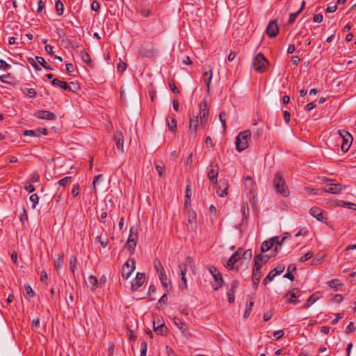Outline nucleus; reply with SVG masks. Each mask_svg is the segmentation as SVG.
I'll list each match as a JSON object with an SVG mask.
<instances>
[{
    "label": "nucleus",
    "instance_id": "nucleus-1",
    "mask_svg": "<svg viewBox=\"0 0 356 356\" xmlns=\"http://www.w3.org/2000/svg\"><path fill=\"white\" fill-rule=\"evenodd\" d=\"M273 187L276 192L283 197H288L290 194L289 189L283 178L282 174L278 172L275 174L273 180Z\"/></svg>",
    "mask_w": 356,
    "mask_h": 356
},
{
    "label": "nucleus",
    "instance_id": "nucleus-2",
    "mask_svg": "<svg viewBox=\"0 0 356 356\" xmlns=\"http://www.w3.org/2000/svg\"><path fill=\"white\" fill-rule=\"evenodd\" d=\"M251 138V131L245 130L241 132L236 137L235 142L236 149L238 152H241L248 147V143Z\"/></svg>",
    "mask_w": 356,
    "mask_h": 356
},
{
    "label": "nucleus",
    "instance_id": "nucleus-3",
    "mask_svg": "<svg viewBox=\"0 0 356 356\" xmlns=\"http://www.w3.org/2000/svg\"><path fill=\"white\" fill-rule=\"evenodd\" d=\"M284 239V238H282L281 241H280L279 237L275 236L268 241L263 242L261 245V252L265 253L266 252L270 250L273 248V246L275 245L274 250L272 251V252H274L273 254H275L278 252V248L280 249L281 245Z\"/></svg>",
    "mask_w": 356,
    "mask_h": 356
},
{
    "label": "nucleus",
    "instance_id": "nucleus-4",
    "mask_svg": "<svg viewBox=\"0 0 356 356\" xmlns=\"http://www.w3.org/2000/svg\"><path fill=\"white\" fill-rule=\"evenodd\" d=\"M268 67V61L261 53L257 54L253 59L252 67L259 73H264Z\"/></svg>",
    "mask_w": 356,
    "mask_h": 356
},
{
    "label": "nucleus",
    "instance_id": "nucleus-5",
    "mask_svg": "<svg viewBox=\"0 0 356 356\" xmlns=\"http://www.w3.org/2000/svg\"><path fill=\"white\" fill-rule=\"evenodd\" d=\"M338 134L340 136V137L343 139L341 149L343 152H346L350 147L351 143L353 140V136L348 131L344 129L339 130Z\"/></svg>",
    "mask_w": 356,
    "mask_h": 356
},
{
    "label": "nucleus",
    "instance_id": "nucleus-6",
    "mask_svg": "<svg viewBox=\"0 0 356 356\" xmlns=\"http://www.w3.org/2000/svg\"><path fill=\"white\" fill-rule=\"evenodd\" d=\"M136 268L135 260L134 258H129L122 266L121 275L124 280H127Z\"/></svg>",
    "mask_w": 356,
    "mask_h": 356
},
{
    "label": "nucleus",
    "instance_id": "nucleus-7",
    "mask_svg": "<svg viewBox=\"0 0 356 356\" xmlns=\"http://www.w3.org/2000/svg\"><path fill=\"white\" fill-rule=\"evenodd\" d=\"M138 241V234L136 231L134 227H131L129 231V236L127 240V243L125 244V248L129 251L130 254H132L135 250V248L137 244Z\"/></svg>",
    "mask_w": 356,
    "mask_h": 356
},
{
    "label": "nucleus",
    "instance_id": "nucleus-8",
    "mask_svg": "<svg viewBox=\"0 0 356 356\" xmlns=\"http://www.w3.org/2000/svg\"><path fill=\"white\" fill-rule=\"evenodd\" d=\"M209 113V110L207 102L206 100H203L200 104V125L202 127L207 124Z\"/></svg>",
    "mask_w": 356,
    "mask_h": 356
},
{
    "label": "nucleus",
    "instance_id": "nucleus-9",
    "mask_svg": "<svg viewBox=\"0 0 356 356\" xmlns=\"http://www.w3.org/2000/svg\"><path fill=\"white\" fill-rule=\"evenodd\" d=\"M275 255V254L270 253L269 254L262 253L258 255H256L254 258V266L260 267L261 268L262 264H266L268 261V259Z\"/></svg>",
    "mask_w": 356,
    "mask_h": 356
},
{
    "label": "nucleus",
    "instance_id": "nucleus-10",
    "mask_svg": "<svg viewBox=\"0 0 356 356\" xmlns=\"http://www.w3.org/2000/svg\"><path fill=\"white\" fill-rule=\"evenodd\" d=\"M309 213L320 222H325L327 220V218L324 216L323 211L319 207H312L309 210Z\"/></svg>",
    "mask_w": 356,
    "mask_h": 356
},
{
    "label": "nucleus",
    "instance_id": "nucleus-11",
    "mask_svg": "<svg viewBox=\"0 0 356 356\" xmlns=\"http://www.w3.org/2000/svg\"><path fill=\"white\" fill-rule=\"evenodd\" d=\"M145 280V275L142 273H137L135 279L133 280L131 284L132 291L138 290L144 283Z\"/></svg>",
    "mask_w": 356,
    "mask_h": 356
},
{
    "label": "nucleus",
    "instance_id": "nucleus-12",
    "mask_svg": "<svg viewBox=\"0 0 356 356\" xmlns=\"http://www.w3.org/2000/svg\"><path fill=\"white\" fill-rule=\"evenodd\" d=\"M279 32V28L276 20L270 21L266 29V34L270 37H275Z\"/></svg>",
    "mask_w": 356,
    "mask_h": 356
},
{
    "label": "nucleus",
    "instance_id": "nucleus-13",
    "mask_svg": "<svg viewBox=\"0 0 356 356\" xmlns=\"http://www.w3.org/2000/svg\"><path fill=\"white\" fill-rule=\"evenodd\" d=\"M241 249L239 248L237 251H236L229 259L227 261L226 264V268L229 270H232L234 267V264L241 259Z\"/></svg>",
    "mask_w": 356,
    "mask_h": 356
},
{
    "label": "nucleus",
    "instance_id": "nucleus-14",
    "mask_svg": "<svg viewBox=\"0 0 356 356\" xmlns=\"http://www.w3.org/2000/svg\"><path fill=\"white\" fill-rule=\"evenodd\" d=\"M218 175V166L217 165H210L207 171V176L210 181L212 183H217V178Z\"/></svg>",
    "mask_w": 356,
    "mask_h": 356
},
{
    "label": "nucleus",
    "instance_id": "nucleus-15",
    "mask_svg": "<svg viewBox=\"0 0 356 356\" xmlns=\"http://www.w3.org/2000/svg\"><path fill=\"white\" fill-rule=\"evenodd\" d=\"M158 276L159 277V280L163 285V286L166 289L167 291H169L171 290V281L168 277L167 274L164 270H161L160 273H158Z\"/></svg>",
    "mask_w": 356,
    "mask_h": 356
},
{
    "label": "nucleus",
    "instance_id": "nucleus-16",
    "mask_svg": "<svg viewBox=\"0 0 356 356\" xmlns=\"http://www.w3.org/2000/svg\"><path fill=\"white\" fill-rule=\"evenodd\" d=\"M213 272L215 273L213 274V279L215 280V283L212 284L213 289L215 291H217L220 287L222 286L223 280L222 275L217 268H213Z\"/></svg>",
    "mask_w": 356,
    "mask_h": 356
},
{
    "label": "nucleus",
    "instance_id": "nucleus-17",
    "mask_svg": "<svg viewBox=\"0 0 356 356\" xmlns=\"http://www.w3.org/2000/svg\"><path fill=\"white\" fill-rule=\"evenodd\" d=\"M35 115L39 119L53 120L56 119V115L50 111L40 110L38 111Z\"/></svg>",
    "mask_w": 356,
    "mask_h": 356
},
{
    "label": "nucleus",
    "instance_id": "nucleus-18",
    "mask_svg": "<svg viewBox=\"0 0 356 356\" xmlns=\"http://www.w3.org/2000/svg\"><path fill=\"white\" fill-rule=\"evenodd\" d=\"M260 277H261V268L254 266L253 270H252V284L254 287H257V286L260 282Z\"/></svg>",
    "mask_w": 356,
    "mask_h": 356
},
{
    "label": "nucleus",
    "instance_id": "nucleus-19",
    "mask_svg": "<svg viewBox=\"0 0 356 356\" xmlns=\"http://www.w3.org/2000/svg\"><path fill=\"white\" fill-rule=\"evenodd\" d=\"M188 266L192 270H193V268L195 267L194 261L191 257H188L186 259L185 262L179 263V266H178L179 270H187Z\"/></svg>",
    "mask_w": 356,
    "mask_h": 356
},
{
    "label": "nucleus",
    "instance_id": "nucleus-20",
    "mask_svg": "<svg viewBox=\"0 0 356 356\" xmlns=\"http://www.w3.org/2000/svg\"><path fill=\"white\" fill-rule=\"evenodd\" d=\"M213 77V72L211 70H209V72H204L202 75L203 81L205 83L207 88V92H209L210 91V83Z\"/></svg>",
    "mask_w": 356,
    "mask_h": 356
},
{
    "label": "nucleus",
    "instance_id": "nucleus-21",
    "mask_svg": "<svg viewBox=\"0 0 356 356\" xmlns=\"http://www.w3.org/2000/svg\"><path fill=\"white\" fill-rule=\"evenodd\" d=\"M341 190H342V186L341 184H329L325 188V191L326 192L333 193V194H338L341 191Z\"/></svg>",
    "mask_w": 356,
    "mask_h": 356
},
{
    "label": "nucleus",
    "instance_id": "nucleus-22",
    "mask_svg": "<svg viewBox=\"0 0 356 356\" xmlns=\"http://www.w3.org/2000/svg\"><path fill=\"white\" fill-rule=\"evenodd\" d=\"M254 298L252 296H248V302L246 304L245 310L243 314L244 318H248L250 315L252 307L254 306Z\"/></svg>",
    "mask_w": 356,
    "mask_h": 356
},
{
    "label": "nucleus",
    "instance_id": "nucleus-23",
    "mask_svg": "<svg viewBox=\"0 0 356 356\" xmlns=\"http://www.w3.org/2000/svg\"><path fill=\"white\" fill-rule=\"evenodd\" d=\"M173 322L176 327L181 331L182 333H186L188 331V327L179 318L175 317Z\"/></svg>",
    "mask_w": 356,
    "mask_h": 356
},
{
    "label": "nucleus",
    "instance_id": "nucleus-24",
    "mask_svg": "<svg viewBox=\"0 0 356 356\" xmlns=\"http://www.w3.org/2000/svg\"><path fill=\"white\" fill-rule=\"evenodd\" d=\"M198 115H193L190 120L189 129L191 132L195 134L199 122Z\"/></svg>",
    "mask_w": 356,
    "mask_h": 356
},
{
    "label": "nucleus",
    "instance_id": "nucleus-25",
    "mask_svg": "<svg viewBox=\"0 0 356 356\" xmlns=\"http://www.w3.org/2000/svg\"><path fill=\"white\" fill-rule=\"evenodd\" d=\"M229 185L227 182L222 183L217 189V194L220 197H224L228 194Z\"/></svg>",
    "mask_w": 356,
    "mask_h": 356
},
{
    "label": "nucleus",
    "instance_id": "nucleus-26",
    "mask_svg": "<svg viewBox=\"0 0 356 356\" xmlns=\"http://www.w3.org/2000/svg\"><path fill=\"white\" fill-rule=\"evenodd\" d=\"M87 285L90 289L91 291H95L98 285V280L97 277L94 275L89 276L88 279Z\"/></svg>",
    "mask_w": 356,
    "mask_h": 356
},
{
    "label": "nucleus",
    "instance_id": "nucleus-27",
    "mask_svg": "<svg viewBox=\"0 0 356 356\" xmlns=\"http://www.w3.org/2000/svg\"><path fill=\"white\" fill-rule=\"evenodd\" d=\"M166 124L168 127L169 130L172 132L176 131L177 130V122L174 118L172 117H167L166 118Z\"/></svg>",
    "mask_w": 356,
    "mask_h": 356
},
{
    "label": "nucleus",
    "instance_id": "nucleus-28",
    "mask_svg": "<svg viewBox=\"0 0 356 356\" xmlns=\"http://www.w3.org/2000/svg\"><path fill=\"white\" fill-rule=\"evenodd\" d=\"M139 56L141 58H152L154 56V52L152 49H146L141 48L138 52Z\"/></svg>",
    "mask_w": 356,
    "mask_h": 356
},
{
    "label": "nucleus",
    "instance_id": "nucleus-29",
    "mask_svg": "<svg viewBox=\"0 0 356 356\" xmlns=\"http://www.w3.org/2000/svg\"><path fill=\"white\" fill-rule=\"evenodd\" d=\"M115 141H116V147L117 148L120 150L122 152H124V140H123V136L122 133L118 134L115 137Z\"/></svg>",
    "mask_w": 356,
    "mask_h": 356
},
{
    "label": "nucleus",
    "instance_id": "nucleus-30",
    "mask_svg": "<svg viewBox=\"0 0 356 356\" xmlns=\"http://www.w3.org/2000/svg\"><path fill=\"white\" fill-rule=\"evenodd\" d=\"M305 1H303L302 2V6H301V8L296 13H291L290 15H289V24H292L294 22V21L296 20V19L297 18V17L300 15V13L302 11V10L304 9L305 8Z\"/></svg>",
    "mask_w": 356,
    "mask_h": 356
},
{
    "label": "nucleus",
    "instance_id": "nucleus-31",
    "mask_svg": "<svg viewBox=\"0 0 356 356\" xmlns=\"http://www.w3.org/2000/svg\"><path fill=\"white\" fill-rule=\"evenodd\" d=\"M51 83L54 87H58V88L63 89L65 90H66V88L67 87V82H65L64 81H60L58 79H53Z\"/></svg>",
    "mask_w": 356,
    "mask_h": 356
},
{
    "label": "nucleus",
    "instance_id": "nucleus-32",
    "mask_svg": "<svg viewBox=\"0 0 356 356\" xmlns=\"http://www.w3.org/2000/svg\"><path fill=\"white\" fill-rule=\"evenodd\" d=\"M245 186L250 192H252L254 190V184L251 177L247 176L246 177H245Z\"/></svg>",
    "mask_w": 356,
    "mask_h": 356
},
{
    "label": "nucleus",
    "instance_id": "nucleus-33",
    "mask_svg": "<svg viewBox=\"0 0 356 356\" xmlns=\"http://www.w3.org/2000/svg\"><path fill=\"white\" fill-rule=\"evenodd\" d=\"M286 298L288 299L289 302L293 304H297L298 300L297 299V296L296 293L293 291H290L286 295Z\"/></svg>",
    "mask_w": 356,
    "mask_h": 356
},
{
    "label": "nucleus",
    "instance_id": "nucleus-34",
    "mask_svg": "<svg viewBox=\"0 0 356 356\" xmlns=\"http://www.w3.org/2000/svg\"><path fill=\"white\" fill-rule=\"evenodd\" d=\"M79 89L80 87L78 83L71 82L70 83H67L66 91L76 92Z\"/></svg>",
    "mask_w": 356,
    "mask_h": 356
},
{
    "label": "nucleus",
    "instance_id": "nucleus-35",
    "mask_svg": "<svg viewBox=\"0 0 356 356\" xmlns=\"http://www.w3.org/2000/svg\"><path fill=\"white\" fill-rule=\"evenodd\" d=\"M70 268L72 273L74 274V272L77 268V259L74 256H72L70 257Z\"/></svg>",
    "mask_w": 356,
    "mask_h": 356
},
{
    "label": "nucleus",
    "instance_id": "nucleus-36",
    "mask_svg": "<svg viewBox=\"0 0 356 356\" xmlns=\"http://www.w3.org/2000/svg\"><path fill=\"white\" fill-rule=\"evenodd\" d=\"M55 8L58 15H62L64 11V6L60 0H58L55 4Z\"/></svg>",
    "mask_w": 356,
    "mask_h": 356
},
{
    "label": "nucleus",
    "instance_id": "nucleus-37",
    "mask_svg": "<svg viewBox=\"0 0 356 356\" xmlns=\"http://www.w3.org/2000/svg\"><path fill=\"white\" fill-rule=\"evenodd\" d=\"M80 56H81L82 60L84 63H86L87 64H90V63H91L90 56L88 52L83 50L80 52Z\"/></svg>",
    "mask_w": 356,
    "mask_h": 356
},
{
    "label": "nucleus",
    "instance_id": "nucleus-38",
    "mask_svg": "<svg viewBox=\"0 0 356 356\" xmlns=\"http://www.w3.org/2000/svg\"><path fill=\"white\" fill-rule=\"evenodd\" d=\"M196 221V213L194 211L189 210L188 211V222L192 225Z\"/></svg>",
    "mask_w": 356,
    "mask_h": 356
},
{
    "label": "nucleus",
    "instance_id": "nucleus-39",
    "mask_svg": "<svg viewBox=\"0 0 356 356\" xmlns=\"http://www.w3.org/2000/svg\"><path fill=\"white\" fill-rule=\"evenodd\" d=\"M30 202L32 203V208L35 209L39 202V197L36 193L32 194L29 197Z\"/></svg>",
    "mask_w": 356,
    "mask_h": 356
},
{
    "label": "nucleus",
    "instance_id": "nucleus-40",
    "mask_svg": "<svg viewBox=\"0 0 356 356\" xmlns=\"http://www.w3.org/2000/svg\"><path fill=\"white\" fill-rule=\"evenodd\" d=\"M241 211L243 214V218H247L249 214V207H248V203H246V202L243 203V204L241 206Z\"/></svg>",
    "mask_w": 356,
    "mask_h": 356
},
{
    "label": "nucleus",
    "instance_id": "nucleus-41",
    "mask_svg": "<svg viewBox=\"0 0 356 356\" xmlns=\"http://www.w3.org/2000/svg\"><path fill=\"white\" fill-rule=\"evenodd\" d=\"M24 93L29 97L33 98L36 96V91L33 88H25L23 90Z\"/></svg>",
    "mask_w": 356,
    "mask_h": 356
},
{
    "label": "nucleus",
    "instance_id": "nucleus-42",
    "mask_svg": "<svg viewBox=\"0 0 356 356\" xmlns=\"http://www.w3.org/2000/svg\"><path fill=\"white\" fill-rule=\"evenodd\" d=\"M154 329L155 332H157L159 334H163L164 332L166 331L167 327L165 326L164 324H160L156 326V323H154Z\"/></svg>",
    "mask_w": 356,
    "mask_h": 356
},
{
    "label": "nucleus",
    "instance_id": "nucleus-43",
    "mask_svg": "<svg viewBox=\"0 0 356 356\" xmlns=\"http://www.w3.org/2000/svg\"><path fill=\"white\" fill-rule=\"evenodd\" d=\"M277 275L275 274V273L271 270L268 275L266 277V278L264 280V284L266 285L268 283L270 282L273 280V279Z\"/></svg>",
    "mask_w": 356,
    "mask_h": 356
},
{
    "label": "nucleus",
    "instance_id": "nucleus-44",
    "mask_svg": "<svg viewBox=\"0 0 356 356\" xmlns=\"http://www.w3.org/2000/svg\"><path fill=\"white\" fill-rule=\"evenodd\" d=\"M35 60H37V62L40 64L45 69H47V70H51V68L47 65V62L45 61V60L42 58V57H40V56H36L35 57Z\"/></svg>",
    "mask_w": 356,
    "mask_h": 356
},
{
    "label": "nucleus",
    "instance_id": "nucleus-45",
    "mask_svg": "<svg viewBox=\"0 0 356 356\" xmlns=\"http://www.w3.org/2000/svg\"><path fill=\"white\" fill-rule=\"evenodd\" d=\"M19 219L22 224L28 221V214L24 207L22 208V213L20 214Z\"/></svg>",
    "mask_w": 356,
    "mask_h": 356
},
{
    "label": "nucleus",
    "instance_id": "nucleus-46",
    "mask_svg": "<svg viewBox=\"0 0 356 356\" xmlns=\"http://www.w3.org/2000/svg\"><path fill=\"white\" fill-rule=\"evenodd\" d=\"M154 266L156 269L157 273H160L161 270H164V268L159 259H155L154 261Z\"/></svg>",
    "mask_w": 356,
    "mask_h": 356
},
{
    "label": "nucleus",
    "instance_id": "nucleus-47",
    "mask_svg": "<svg viewBox=\"0 0 356 356\" xmlns=\"http://www.w3.org/2000/svg\"><path fill=\"white\" fill-rule=\"evenodd\" d=\"M314 255L313 252L309 251L307 252L304 256L300 258L299 261L303 263L309 259H310Z\"/></svg>",
    "mask_w": 356,
    "mask_h": 356
},
{
    "label": "nucleus",
    "instance_id": "nucleus-48",
    "mask_svg": "<svg viewBox=\"0 0 356 356\" xmlns=\"http://www.w3.org/2000/svg\"><path fill=\"white\" fill-rule=\"evenodd\" d=\"M0 80L3 83H11L12 77L10 74H3L0 76Z\"/></svg>",
    "mask_w": 356,
    "mask_h": 356
},
{
    "label": "nucleus",
    "instance_id": "nucleus-49",
    "mask_svg": "<svg viewBox=\"0 0 356 356\" xmlns=\"http://www.w3.org/2000/svg\"><path fill=\"white\" fill-rule=\"evenodd\" d=\"M328 284L330 287L334 288V289H337L338 287V286L341 285V284L340 283V282L338 279H333V280H330L328 282Z\"/></svg>",
    "mask_w": 356,
    "mask_h": 356
},
{
    "label": "nucleus",
    "instance_id": "nucleus-50",
    "mask_svg": "<svg viewBox=\"0 0 356 356\" xmlns=\"http://www.w3.org/2000/svg\"><path fill=\"white\" fill-rule=\"evenodd\" d=\"M156 170L158 174L159 175V176L162 177L163 175V172L165 170V166L163 163H161V165L157 164V165H156Z\"/></svg>",
    "mask_w": 356,
    "mask_h": 356
},
{
    "label": "nucleus",
    "instance_id": "nucleus-51",
    "mask_svg": "<svg viewBox=\"0 0 356 356\" xmlns=\"http://www.w3.org/2000/svg\"><path fill=\"white\" fill-rule=\"evenodd\" d=\"M0 70L6 71L10 68V65L8 64L5 60L0 59Z\"/></svg>",
    "mask_w": 356,
    "mask_h": 356
},
{
    "label": "nucleus",
    "instance_id": "nucleus-52",
    "mask_svg": "<svg viewBox=\"0 0 356 356\" xmlns=\"http://www.w3.org/2000/svg\"><path fill=\"white\" fill-rule=\"evenodd\" d=\"M80 193V186L79 184H74L72 191V194L74 197H77Z\"/></svg>",
    "mask_w": 356,
    "mask_h": 356
},
{
    "label": "nucleus",
    "instance_id": "nucleus-53",
    "mask_svg": "<svg viewBox=\"0 0 356 356\" xmlns=\"http://www.w3.org/2000/svg\"><path fill=\"white\" fill-rule=\"evenodd\" d=\"M71 179L72 177H65L58 181V184L61 186H65Z\"/></svg>",
    "mask_w": 356,
    "mask_h": 356
},
{
    "label": "nucleus",
    "instance_id": "nucleus-54",
    "mask_svg": "<svg viewBox=\"0 0 356 356\" xmlns=\"http://www.w3.org/2000/svg\"><path fill=\"white\" fill-rule=\"evenodd\" d=\"M127 68V64L122 61H120V63L117 65V70L120 72H124Z\"/></svg>",
    "mask_w": 356,
    "mask_h": 356
},
{
    "label": "nucleus",
    "instance_id": "nucleus-55",
    "mask_svg": "<svg viewBox=\"0 0 356 356\" xmlns=\"http://www.w3.org/2000/svg\"><path fill=\"white\" fill-rule=\"evenodd\" d=\"M147 350V343L145 341H143L141 343L140 356H146Z\"/></svg>",
    "mask_w": 356,
    "mask_h": 356
},
{
    "label": "nucleus",
    "instance_id": "nucleus-56",
    "mask_svg": "<svg viewBox=\"0 0 356 356\" xmlns=\"http://www.w3.org/2000/svg\"><path fill=\"white\" fill-rule=\"evenodd\" d=\"M225 116L226 114L225 112H220L219 118L224 130L226 128Z\"/></svg>",
    "mask_w": 356,
    "mask_h": 356
},
{
    "label": "nucleus",
    "instance_id": "nucleus-57",
    "mask_svg": "<svg viewBox=\"0 0 356 356\" xmlns=\"http://www.w3.org/2000/svg\"><path fill=\"white\" fill-rule=\"evenodd\" d=\"M234 293L235 292L233 291V290H229V291L227 293L228 301L229 303H233L234 302V300H235Z\"/></svg>",
    "mask_w": 356,
    "mask_h": 356
},
{
    "label": "nucleus",
    "instance_id": "nucleus-58",
    "mask_svg": "<svg viewBox=\"0 0 356 356\" xmlns=\"http://www.w3.org/2000/svg\"><path fill=\"white\" fill-rule=\"evenodd\" d=\"M62 257L58 256V258L54 261V267L56 270L59 269L62 265Z\"/></svg>",
    "mask_w": 356,
    "mask_h": 356
},
{
    "label": "nucleus",
    "instance_id": "nucleus-59",
    "mask_svg": "<svg viewBox=\"0 0 356 356\" xmlns=\"http://www.w3.org/2000/svg\"><path fill=\"white\" fill-rule=\"evenodd\" d=\"M24 289L26 290L27 296H29L30 297H33V291L32 288L31 287V286L29 284H25L24 285Z\"/></svg>",
    "mask_w": 356,
    "mask_h": 356
},
{
    "label": "nucleus",
    "instance_id": "nucleus-60",
    "mask_svg": "<svg viewBox=\"0 0 356 356\" xmlns=\"http://www.w3.org/2000/svg\"><path fill=\"white\" fill-rule=\"evenodd\" d=\"M284 334V332L283 330H277V331H275L274 333H273V337H275V339H280V338H282Z\"/></svg>",
    "mask_w": 356,
    "mask_h": 356
},
{
    "label": "nucleus",
    "instance_id": "nucleus-61",
    "mask_svg": "<svg viewBox=\"0 0 356 356\" xmlns=\"http://www.w3.org/2000/svg\"><path fill=\"white\" fill-rule=\"evenodd\" d=\"M285 267L284 266H278L277 267L275 268L273 270H272L275 274L280 275L282 273L284 272Z\"/></svg>",
    "mask_w": 356,
    "mask_h": 356
},
{
    "label": "nucleus",
    "instance_id": "nucleus-62",
    "mask_svg": "<svg viewBox=\"0 0 356 356\" xmlns=\"http://www.w3.org/2000/svg\"><path fill=\"white\" fill-rule=\"evenodd\" d=\"M179 287L182 290H186L187 289L188 286H187L186 278H181V282L179 283Z\"/></svg>",
    "mask_w": 356,
    "mask_h": 356
},
{
    "label": "nucleus",
    "instance_id": "nucleus-63",
    "mask_svg": "<svg viewBox=\"0 0 356 356\" xmlns=\"http://www.w3.org/2000/svg\"><path fill=\"white\" fill-rule=\"evenodd\" d=\"M96 241H99L102 248H106L108 245V239L102 240L101 236H97Z\"/></svg>",
    "mask_w": 356,
    "mask_h": 356
},
{
    "label": "nucleus",
    "instance_id": "nucleus-64",
    "mask_svg": "<svg viewBox=\"0 0 356 356\" xmlns=\"http://www.w3.org/2000/svg\"><path fill=\"white\" fill-rule=\"evenodd\" d=\"M30 179H31V182L35 183V182H38L39 181L40 177H39V175L38 173L34 172V173L31 174V175L30 177Z\"/></svg>",
    "mask_w": 356,
    "mask_h": 356
}]
</instances>
